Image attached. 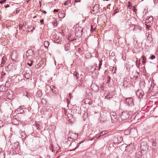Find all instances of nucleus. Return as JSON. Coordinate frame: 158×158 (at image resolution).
<instances>
[{
	"label": "nucleus",
	"mask_w": 158,
	"mask_h": 158,
	"mask_svg": "<svg viewBox=\"0 0 158 158\" xmlns=\"http://www.w3.org/2000/svg\"><path fill=\"white\" fill-rule=\"evenodd\" d=\"M110 114L112 123H115L117 122L120 123L122 121V119H120L119 117L117 118V116L115 112H111Z\"/></svg>",
	"instance_id": "f257e3e1"
},
{
	"label": "nucleus",
	"mask_w": 158,
	"mask_h": 158,
	"mask_svg": "<svg viewBox=\"0 0 158 158\" xmlns=\"http://www.w3.org/2000/svg\"><path fill=\"white\" fill-rule=\"evenodd\" d=\"M129 115L128 112L124 111L119 116L120 119L123 120H125L129 117Z\"/></svg>",
	"instance_id": "f03ea898"
},
{
	"label": "nucleus",
	"mask_w": 158,
	"mask_h": 158,
	"mask_svg": "<svg viewBox=\"0 0 158 158\" xmlns=\"http://www.w3.org/2000/svg\"><path fill=\"white\" fill-rule=\"evenodd\" d=\"M141 149L143 151H146L148 149V147L147 143L143 142L141 143L140 146Z\"/></svg>",
	"instance_id": "7ed1b4c3"
},
{
	"label": "nucleus",
	"mask_w": 158,
	"mask_h": 158,
	"mask_svg": "<svg viewBox=\"0 0 158 158\" xmlns=\"http://www.w3.org/2000/svg\"><path fill=\"white\" fill-rule=\"evenodd\" d=\"M68 137L69 138L75 140V139L77 138L78 135L77 134L73 133L72 132H70L68 134Z\"/></svg>",
	"instance_id": "20e7f679"
},
{
	"label": "nucleus",
	"mask_w": 158,
	"mask_h": 158,
	"mask_svg": "<svg viewBox=\"0 0 158 158\" xmlns=\"http://www.w3.org/2000/svg\"><path fill=\"white\" fill-rule=\"evenodd\" d=\"M126 103L128 106H132L133 105V100L131 98H127L126 99Z\"/></svg>",
	"instance_id": "39448f33"
},
{
	"label": "nucleus",
	"mask_w": 158,
	"mask_h": 158,
	"mask_svg": "<svg viewBox=\"0 0 158 158\" xmlns=\"http://www.w3.org/2000/svg\"><path fill=\"white\" fill-rule=\"evenodd\" d=\"M81 143V142L79 143V144H77L75 142L72 143L70 146V147L72 148H73L72 149V151H73L77 149L79 146V145Z\"/></svg>",
	"instance_id": "423d86ee"
},
{
	"label": "nucleus",
	"mask_w": 158,
	"mask_h": 158,
	"mask_svg": "<svg viewBox=\"0 0 158 158\" xmlns=\"http://www.w3.org/2000/svg\"><path fill=\"white\" fill-rule=\"evenodd\" d=\"M136 96L139 98H142L143 95V92L141 90H138L136 92Z\"/></svg>",
	"instance_id": "0eeeda50"
},
{
	"label": "nucleus",
	"mask_w": 158,
	"mask_h": 158,
	"mask_svg": "<svg viewBox=\"0 0 158 158\" xmlns=\"http://www.w3.org/2000/svg\"><path fill=\"white\" fill-rule=\"evenodd\" d=\"M56 43H59L62 40V38L58 36H56L52 39Z\"/></svg>",
	"instance_id": "6e6552de"
},
{
	"label": "nucleus",
	"mask_w": 158,
	"mask_h": 158,
	"mask_svg": "<svg viewBox=\"0 0 158 158\" xmlns=\"http://www.w3.org/2000/svg\"><path fill=\"white\" fill-rule=\"evenodd\" d=\"M73 74L76 76V78L77 80V82L79 83V85H80L81 83V80H82V78H80V77H78L79 74L77 72H76L74 74Z\"/></svg>",
	"instance_id": "1a4fd4ad"
},
{
	"label": "nucleus",
	"mask_w": 158,
	"mask_h": 158,
	"mask_svg": "<svg viewBox=\"0 0 158 158\" xmlns=\"http://www.w3.org/2000/svg\"><path fill=\"white\" fill-rule=\"evenodd\" d=\"M65 16V13L64 11H61L58 13V16L60 18H63Z\"/></svg>",
	"instance_id": "9d476101"
},
{
	"label": "nucleus",
	"mask_w": 158,
	"mask_h": 158,
	"mask_svg": "<svg viewBox=\"0 0 158 158\" xmlns=\"http://www.w3.org/2000/svg\"><path fill=\"white\" fill-rule=\"evenodd\" d=\"M132 76H133V77L132 78L134 79L135 80H136L139 76V74L138 72L135 71L133 72Z\"/></svg>",
	"instance_id": "9b49d317"
},
{
	"label": "nucleus",
	"mask_w": 158,
	"mask_h": 158,
	"mask_svg": "<svg viewBox=\"0 0 158 158\" xmlns=\"http://www.w3.org/2000/svg\"><path fill=\"white\" fill-rule=\"evenodd\" d=\"M34 54V51L32 50H28L26 52V55L28 56H32Z\"/></svg>",
	"instance_id": "f8f14e48"
},
{
	"label": "nucleus",
	"mask_w": 158,
	"mask_h": 158,
	"mask_svg": "<svg viewBox=\"0 0 158 158\" xmlns=\"http://www.w3.org/2000/svg\"><path fill=\"white\" fill-rule=\"evenodd\" d=\"M153 19V18L152 17H150L148 19H147L145 20V22L146 23H151Z\"/></svg>",
	"instance_id": "ddd939ff"
},
{
	"label": "nucleus",
	"mask_w": 158,
	"mask_h": 158,
	"mask_svg": "<svg viewBox=\"0 0 158 158\" xmlns=\"http://www.w3.org/2000/svg\"><path fill=\"white\" fill-rule=\"evenodd\" d=\"M64 50L65 51H68L69 50L70 48L69 44H66L64 45Z\"/></svg>",
	"instance_id": "4468645a"
},
{
	"label": "nucleus",
	"mask_w": 158,
	"mask_h": 158,
	"mask_svg": "<svg viewBox=\"0 0 158 158\" xmlns=\"http://www.w3.org/2000/svg\"><path fill=\"white\" fill-rule=\"evenodd\" d=\"M49 44L50 43L49 42L47 41H45L44 42V46L45 48H47L48 47Z\"/></svg>",
	"instance_id": "2eb2a0df"
},
{
	"label": "nucleus",
	"mask_w": 158,
	"mask_h": 158,
	"mask_svg": "<svg viewBox=\"0 0 158 158\" xmlns=\"http://www.w3.org/2000/svg\"><path fill=\"white\" fill-rule=\"evenodd\" d=\"M4 153L2 151H0V158H5Z\"/></svg>",
	"instance_id": "dca6fc26"
},
{
	"label": "nucleus",
	"mask_w": 158,
	"mask_h": 158,
	"mask_svg": "<svg viewBox=\"0 0 158 158\" xmlns=\"http://www.w3.org/2000/svg\"><path fill=\"white\" fill-rule=\"evenodd\" d=\"M28 29L29 31H33V30L35 29V28L32 27V26H30L28 28Z\"/></svg>",
	"instance_id": "f3484780"
},
{
	"label": "nucleus",
	"mask_w": 158,
	"mask_h": 158,
	"mask_svg": "<svg viewBox=\"0 0 158 158\" xmlns=\"http://www.w3.org/2000/svg\"><path fill=\"white\" fill-rule=\"evenodd\" d=\"M152 143L153 146H155L156 145V139H152Z\"/></svg>",
	"instance_id": "a211bd4d"
},
{
	"label": "nucleus",
	"mask_w": 158,
	"mask_h": 158,
	"mask_svg": "<svg viewBox=\"0 0 158 158\" xmlns=\"http://www.w3.org/2000/svg\"><path fill=\"white\" fill-rule=\"evenodd\" d=\"M10 85V82L9 81H6L5 84V86L7 88L8 87H9Z\"/></svg>",
	"instance_id": "6ab92c4d"
},
{
	"label": "nucleus",
	"mask_w": 158,
	"mask_h": 158,
	"mask_svg": "<svg viewBox=\"0 0 158 158\" xmlns=\"http://www.w3.org/2000/svg\"><path fill=\"white\" fill-rule=\"evenodd\" d=\"M128 2V5H127L128 8L129 9H131V7H132V6H131L132 3L130 2Z\"/></svg>",
	"instance_id": "aec40b11"
},
{
	"label": "nucleus",
	"mask_w": 158,
	"mask_h": 158,
	"mask_svg": "<svg viewBox=\"0 0 158 158\" xmlns=\"http://www.w3.org/2000/svg\"><path fill=\"white\" fill-rule=\"evenodd\" d=\"M24 77L27 79H29L30 77V75L29 74L27 73L25 74Z\"/></svg>",
	"instance_id": "412c9836"
},
{
	"label": "nucleus",
	"mask_w": 158,
	"mask_h": 158,
	"mask_svg": "<svg viewBox=\"0 0 158 158\" xmlns=\"http://www.w3.org/2000/svg\"><path fill=\"white\" fill-rule=\"evenodd\" d=\"M107 133V131H102L101 132L100 134V136H102L104 135H105Z\"/></svg>",
	"instance_id": "4be33fe9"
},
{
	"label": "nucleus",
	"mask_w": 158,
	"mask_h": 158,
	"mask_svg": "<svg viewBox=\"0 0 158 158\" xmlns=\"http://www.w3.org/2000/svg\"><path fill=\"white\" fill-rule=\"evenodd\" d=\"M142 58H143L142 60V62L143 63V64H145L146 63V59L145 58V57L144 56H142Z\"/></svg>",
	"instance_id": "5701e85b"
},
{
	"label": "nucleus",
	"mask_w": 158,
	"mask_h": 158,
	"mask_svg": "<svg viewBox=\"0 0 158 158\" xmlns=\"http://www.w3.org/2000/svg\"><path fill=\"white\" fill-rule=\"evenodd\" d=\"M19 144V143L18 142H16L14 143V146L15 148H16L18 147V145Z\"/></svg>",
	"instance_id": "b1692460"
},
{
	"label": "nucleus",
	"mask_w": 158,
	"mask_h": 158,
	"mask_svg": "<svg viewBox=\"0 0 158 158\" xmlns=\"http://www.w3.org/2000/svg\"><path fill=\"white\" fill-rule=\"evenodd\" d=\"M70 0H68L67 1L65 2L64 3V4L65 6H67L69 5V3H70Z\"/></svg>",
	"instance_id": "393cba45"
},
{
	"label": "nucleus",
	"mask_w": 158,
	"mask_h": 158,
	"mask_svg": "<svg viewBox=\"0 0 158 158\" xmlns=\"http://www.w3.org/2000/svg\"><path fill=\"white\" fill-rule=\"evenodd\" d=\"M152 36L151 35L149 34L148 35V39L149 40H150V41H151L152 40Z\"/></svg>",
	"instance_id": "a878e982"
},
{
	"label": "nucleus",
	"mask_w": 158,
	"mask_h": 158,
	"mask_svg": "<svg viewBox=\"0 0 158 158\" xmlns=\"http://www.w3.org/2000/svg\"><path fill=\"white\" fill-rule=\"evenodd\" d=\"M53 25H57V24H58L57 23V21L56 20V19H55V20L54 21L53 23Z\"/></svg>",
	"instance_id": "bb28decb"
},
{
	"label": "nucleus",
	"mask_w": 158,
	"mask_h": 158,
	"mask_svg": "<svg viewBox=\"0 0 158 158\" xmlns=\"http://www.w3.org/2000/svg\"><path fill=\"white\" fill-rule=\"evenodd\" d=\"M102 60H101L100 61L99 64V67L98 68V69L99 70H100L101 66V65H102Z\"/></svg>",
	"instance_id": "cd10ccee"
},
{
	"label": "nucleus",
	"mask_w": 158,
	"mask_h": 158,
	"mask_svg": "<svg viewBox=\"0 0 158 158\" xmlns=\"http://www.w3.org/2000/svg\"><path fill=\"white\" fill-rule=\"evenodd\" d=\"M101 137V136H100V135H98V134H97V135H96L95 136V137H94V138H93V139H94L95 138H99L100 137Z\"/></svg>",
	"instance_id": "c85d7f7f"
},
{
	"label": "nucleus",
	"mask_w": 158,
	"mask_h": 158,
	"mask_svg": "<svg viewBox=\"0 0 158 158\" xmlns=\"http://www.w3.org/2000/svg\"><path fill=\"white\" fill-rule=\"evenodd\" d=\"M27 64L29 66H31L32 65V62L31 61H30V63H28Z\"/></svg>",
	"instance_id": "c756f323"
},
{
	"label": "nucleus",
	"mask_w": 158,
	"mask_h": 158,
	"mask_svg": "<svg viewBox=\"0 0 158 158\" xmlns=\"http://www.w3.org/2000/svg\"><path fill=\"white\" fill-rule=\"evenodd\" d=\"M96 29V28L95 27L94 28H93V27L92 26H91V31L93 32L94 30H95V29Z\"/></svg>",
	"instance_id": "7c9ffc66"
},
{
	"label": "nucleus",
	"mask_w": 158,
	"mask_h": 158,
	"mask_svg": "<svg viewBox=\"0 0 158 158\" xmlns=\"http://www.w3.org/2000/svg\"><path fill=\"white\" fill-rule=\"evenodd\" d=\"M6 75V73L2 72V78L4 76Z\"/></svg>",
	"instance_id": "2f4dec72"
},
{
	"label": "nucleus",
	"mask_w": 158,
	"mask_h": 158,
	"mask_svg": "<svg viewBox=\"0 0 158 158\" xmlns=\"http://www.w3.org/2000/svg\"><path fill=\"white\" fill-rule=\"evenodd\" d=\"M155 58V56L154 55H152L150 57V59L151 60H153Z\"/></svg>",
	"instance_id": "473e14b6"
},
{
	"label": "nucleus",
	"mask_w": 158,
	"mask_h": 158,
	"mask_svg": "<svg viewBox=\"0 0 158 158\" xmlns=\"http://www.w3.org/2000/svg\"><path fill=\"white\" fill-rule=\"evenodd\" d=\"M36 128L37 129H40V126L39 124L36 125Z\"/></svg>",
	"instance_id": "72a5a7b5"
},
{
	"label": "nucleus",
	"mask_w": 158,
	"mask_h": 158,
	"mask_svg": "<svg viewBox=\"0 0 158 158\" xmlns=\"http://www.w3.org/2000/svg\"><path fill=\"white\" fill-rule=\"evenodd\" d=\"M6 1V0H2L0 1V3L1 4H2L3 3H4Z\"/></svg>",
	"instance_id": "f704fd0d"
},
{
	"label": "nucleus",
	"mask_w": 158,
	"mask_h": 158,
	"mask_svg": "<svg viewBox=\"0 0 158 158\" xmlns=\"http://www.w3.org/2000/svg\"><path fill=\"white\" fill-rule=\"evenodd\" d=\"M136 62V66L137 67H138L139 66V63H138L137 60Z\"/></svg>",
	"instance_id": "c9c22d12"
},
{
	"label": "nucleus",
	"mask_w": 158,
	"mask_h": 158,
	"mask_svg": "<svg viewBox=\"0 0 158 158\" xmlns=\"http://www.w3.org/2000/svg\"><path fill=\"white\" fill-rule=\"evenodd\" d=\"M118 10L117 9V10H115L114 11L115 12L114 13V15H115L116 13H117L118 12Z\"/></svg>",
	"instance_id": "e433bc0d"
},
{
	"label": "nucleus",
	"mask_w": 158,
	"mask_h": 158,
	"mask_svg": "<svg viewBox=\"0 0 158 158\" xmlns=\"http://www.w3.org/2000/svg\"><path fill=\"white\" fill-rule=\"evenodd\" d=\"M44 20L43 19H42L40 20V22L41 24H44Z\"/></svg>",
	"instance_id": "4c0bfd02"
},
{
	"label": "nucleus",
	"mask_w": 158,
	"mask_h": 158,
	"mask_svg": "<svg viewBox=\"0 0 158 158\" xmlns=\"http://www.w3.org/2000/svg\"><path fill=\"white\" fill-rule=\"evenodd\" d=\"M23 27V25H22L21 24L19 25V27L20 29H22V28Z\"/></svg>",
	"instance_id": "58836bf2"
},
{
	"label": "nucleus",
	"mask_w": 158,
	"mask_h": 158,
	"mask_svg": "<svg viewBox=\"0 0 158 158\" xmlns=\"http://www.w3.org/2000/svg\"><path fill=\"white\" fill-rule=\"evenodd\" d=\"M133 8L134 11L135 12L137 10L135 8L134 6H133Z\"/></svg>",
	"instance_id": "ea45409f"
},
{
	"label": "nucleus",
	"mask_w": 158,
	"mask_h": 158,
	"mask_svg": "<svg viewBox=\"0 0 158 158\" xmlns=\"http://www.w3.org/2000/svg\"><path fill=\"white\" fill-rule=\"evenodd\" d=\"M80 0H75L74 2H80Z\"/></svg>",
	"instance_id": "a19ab883"
},
{
	"label": "nucleus",
	"mask_w": 158,
	"mask_h": 158,
	"mask_svg": "<svg viewBox=\"0 0 158 158\" xmlns=\"http://www.w3.org/2000/svg\"><path fill=\"white\" fill-rule=\"evenodd\" d=\"M146 28L147 29H149L150 27V26L149 25H146Z\"/></svg>",
	"instance_id": "79ce46f5"
},
{
	"label": "nucleus",
	"mask_w": 158,
	"mask_h": 158,
	"mask_svg": "<svg viewBox=\"0 0 158 158\" xmlns=\"http://www.w3.org/2000/svg\"><path fill=\"white\" fill-rule=\"evenodd\" d=\"M58 11H59V10H58V9H54V10L53 12H57Z\"/></svg>",
	"instance_id": "37998d69"
},
{
	"label": "nucleus",
	"mask_w": 158,
	"mask_h": 158,
	"mask_svg": "<svg viewBox=\"0 0 158 158\" xmlns=\"http://www.w3.org/2000/svg\"><path fill=\"white\" fill-rule=\"evenodd\" d=\"M41 11L45 14L47 13V12L44 10H41Z\"/></svg>",
	"instance_id": "c03bdc74"
},
{
	"label": "nucleus",
	"mask_w": 158,
	"mask_h": 158,
	"mask_svg": "<svg viewBox=\"0 0 158 158\" xmlns=\"http://www.w3.org/2000/svg\"><path fill=\"white\" fill-rule=\"evenodd\" d=\"M9 6L8 4L6 5H5V7L6 8L8 7H9Z\"/></svg>",
	"instance_id": "a18cd8bd"
},
{
	"label": "nucleus",
	"mask_w": 158,
	"mask_h": 158,
	"mask_svg": "<svg viewBox=\"0 0 158 158\" xmlns=\"http://www.w3.org/2000/svg\"><path fill=\"white\" fill-rule=\"evenodd\" d=\"M71 94L70 93H69V97L70 98H71Z\"/></svg>",
	"instance_id": "49530a36"
},
{
	"label": "nucleus",
	"mask_w": 158,
	"mask_h": 158,
	"mask_svg": "<svg viewBox=\"0 0 158 158\" xmlns=\"http://www.w3.org/2000/svg\"><path fill=\"white\" fill-rule=\"evenodd\" d=\"M20 110V108H18L17 110V111L18 112Z\"/></svg>",
	"instance_id": "de8ad7c7"
},
{
	"label": "nucleus",
	"mask_w": 158,
	"mask_h": 158,
	"mask_svg": "<svg viewBox=\"0 0 158 158\" xmlns=\"http://www.w3.org/2000/svg\"><path fill=\"white\" fill-rule=\"evenodd\" d=\"M2 62L1 64H4V62H3V58H2Z\"/></svg>",
	"instance_id": "09e8293b"
},
{
	"label": "nucleus",
	"mask_w": 158,
	"mask_h": 158,
	"mask_svg": "<svg viewBox=\"0 0 158 158\" xmlns=\"http://www.w3.org/2000/svg\"><path fill=\"white\" fill-rule=\"evenodd\" d=\"M100 88H101V89H102V88H103V86H101V87Z\"/></svg>",
	"instance_id": "8fccbe9b"
},
{
	"label": "nucleus",
	"mask_w": 158,
	"mask_h": 158,
	"mask_svg": "<svg viewBox=\"0 0 158 158\" xmlns=\"http://www.w3.org/2000/svg\"><path fill=\"white\" fill-rule=\"evenodd\" d=\"M97 66H96L95 67V69H94V70H96V69H97Z\"/></svg>",
	"instance_id": "3c124183"
},
{
	"label": "nucleus",
	"mask_w": 158,
	"mask_h": 158,
	"mask_svg": "<svg viewBox=\"0 0 158 158\" xmlns=\"http://www.w3.org/2000/svg\"><path fill=\"white\" fill-rule=\"evenodd\" d=\"M82 31H81V30H80V31H79V32H81V33Z\"/></svg>",
	"instance_id": "603ef678"
},
{
	"label": "nucleus",
	"mask_w": 158,
	"mask_h": 158,
	"mask_svg": "<svg viewBox=\"0 0 158 158\" xmlns=\"http://www.w3.org/2000/svg\"><path fill=\"white\" fill-rule=\"evenodd\" d=\"M2 122L1 121H0V124L2 123Z\"/></svg>",
	"instance_id": "864d4df0"
},
{
	"label": "nucleus",
	"mask_w": 158,
	"mask_h": 158,
	"mask_svg": "<svg viewBox=\"0 0 158 158\" xmlns=\"http://www.w3.org/2000/svg\"><path fill=\"white\" fill-rule=\"evenodd\" d=\"M1 15H0V20H1Z\"/></svg>",
	"instance_id": "5fc2aeb1"
},
{
	"label": "nucleus",
	"mask_w": 158,
	"mask_h": 158,
	"mask_svg": "<svg viewBox=\"0 0 158 158\" xmlns=\"http://www.w3.org/2000/svg\"><path fill=\"white\" fill-rule=\"evenodd\" d=\"M127 158H131V157H127Z\"/></svg>",
	"instance_id": "6e6d98bb"
}]
</instances>
